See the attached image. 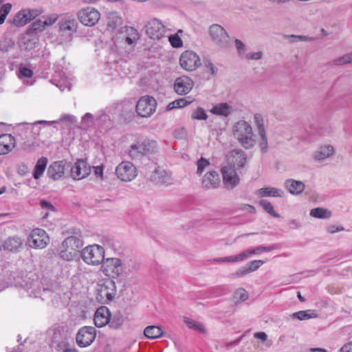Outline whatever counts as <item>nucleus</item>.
I'll return each mask as SVG.
<instances>
[{
    "instance_id": "obj_1",
    "label": "nucleus",
    "mask_w": 352,
    "mask_h": 352,
    "mask_svg": "<svg viewBox=\"0 0 352 352\" xmlns=\"http://www.w3.org/2000/svg\"><path fill=\"white\" fill-rule=\"evenodd\" d=\"M232 133L239 144L245 149L252 148L256 143V135L247 121L236 122L232 127Z\"/></svg>"
},
{
    "instance_id": "obj_2",
    "label": "nucleus",
    "mask_w": 352,
    "mask_h": 352,
    "mask_svg": "<svg viewBox=\"0 0 352 352\" xmlns=\"http://www.w3.org/2000/svg\"><path fill=\"white\" fill-rule=\"evenodd\" d=\"M158 148L156 141L145 139L132 144L128 150V154L132 160H139L144 155L157 153Z\"/></svg>"
},
{
    "instance_id": "obj_3",
    "label": "nucleus",
    "mask_w": 352,
    "mask_h": 352,
    "mask_svg": "<svg viewBox=\"0 0 352 352\" xmlns=\"http://www.w3.org/2000/svg\"><path fill=\"white\" fill-rule=\"evenodd\" d=\"M96 299L102 304L111 302L116 294V286L113 280L103 279L97 283Z\"/></svg>"
},
{
    "instance_id": "obj_4",
    "label": "nucleus",
    "mask_w": 352,
    "mask_h": 352,
    "mask_svg": "<svg viewBox=\"0 0 352 352\" xmlns=\"http://www.w3.org/2000/svg\"><path fill=\"white\" fill-rule=\"evenodd\" d=\"M82 246V241L74 236L65 239L60 248V256L65 261H72L77 256L80 248Z\"/></svg>"
},
{
    "instance_id": "obj_5",
    "label": "nucleus",
    "mask_w": 352,
    "mask_h": 352,
    "mask_svg": "<svg viewBox=\"0 0 352 352\" xmlns=\"http://www.w3.org/2000/svg\"><path fill=\"white\" fill-rule=\"evenodd\" d=\"M82 260L89 265H98L104 260V248L96 244L85 248L81 253Z\"/></svg>"
},
{
    "instance_id": "obj_6",
    "label": "nucleus",
    "mask_w": 352,
    "mask_h": 352,
    "mask_svg": "<svg viewBox=\"0 0 352 352\" xmlns=\"http://www.w3.org/2000/svg\"><path fill=\"white\" fill-rule=\"evenodd\" d=\"M101 270L105 276L118 278L123 273V262L118 258H108L102 263Z\"/></svg>"
},
{
    "instance_id": "obj_7",
    "label": "nucleus",
    "mask_w": 352,
    "mask_h": 352,
    "mask_svg": "<svg viewBox=\"0 0 352 352\" xmlns=\"http://www.w3.org/2000/svg\"><path fill=\"white\" fill-rule=\"evenodd\" d=\"M58 31L65 38V41H71L73 34L76 32L78 23L76 19L69 16H63L58 23Z\"/></svg>"
},
{
    "instance_id": "obj_8",
    "label": "nucleus",
    "mask_w": 352,
    "mask_h": 352,
    "mask_svg": "<svg viewBox=\"0 0 352 352\" xmlns=\"http://www.w3.org/2000/svg\"><path fill=\"white\" fill-rule=\"evenodd\" d=\"M117 177L125 182L133 181L138 175V170L135 166L130 162L124 161L120 162L116 168Z\"/></svg>"
},
{
    "instance_id": "obj_9",
    "label": "nucleus",
    "mask_w": 352,
    "mask_h": 352,
    "mask_svg": "<svg viewBox=\"0 0 352 352\" xmlns=\"http://www.w3.org/2000/svg\"><path fill=\"white\" fill-rule=\"evenodd\" d=\"M227 165L238 170L244 168L248 164L247 154L241 149H233L226 156Z\"/></svg>"
},
{
    "instance_id": "obj_10",
    "label": "nucleus",
    "mask_w": 352,
    "mask_h": 352,
    "mask_svg": "<svg viewBox=\"0 0 352 352\" xmlns=\"http://www.w3.org/2000/svg\"><path fill=\"white\" fill-rule=\"evenodd\" d=\"M156 104L154 98L148 96H143L136 104V111L141 117H150L155 111Z\"/></svg>"
},
{
    "instance_id": "obj_11",
    "label": "nucleus",
    "mask_w": 352,
    "mask_h": 352,
    "mask_svg": "<svg viewBox=\"0 0 352 352\" xmlns=\"http://www.w3.org/2000/svg\"><path fill=\"white\" fill-rule=\"evenodd\" d=\"M79 21L86 26H94L100 18V12L95 8L87 7L79 10L77 13Z\"/></svg>"
},
{
    "instance_id": "obj_12",
    "label": "nucleus",
    "mask_w": 352,
    "mask_h": 352,
    "mask_svg": "<svg viewBox=\"0 0 352 352\" xmlns=\"http://www.w3.org/2000/svg\"><path fill=\"white\" fill-rule=\"evenodd\" d=\"M209 33L212 41L220 47H226L229 36L224 28L218 24H212L209 28Z\"/></svg>"
},
{
    "instance_id": "obj_13",
    "label": "nucleus",
    "mask_w": 352,
    "mask_h": 352,
    "mask_svg": "<svg viewBox=\"0 0 352 352\" xmlns=\"http://www.w3.org/2000/svg\"><path fill=\"white\" fill-rule=\"evenodd\" d=\"M179 63L186 71H194L201 65V61L195 52L187 50L181 54Z\"/></svg>"
},
{
    "instance_id": "obj_14",
    "label": "nucleus",
    "mask_w": 352,
    "mask_h": 352,
    "mask_svg": "<svg viewBox=\"0 0 352 352\" xmlns=\"http://www.w3.org/2000/svg\"><path fill=\"white\" fill-rule=\"evenodd\" d=\"M49 241L50 239L46 232L40 228L33 230L28 237V243L31 248H44Z\"/></svg>"
},
{
    "instance_id": "obj_15",
    "label": "nucleus",
    "mask_w": 352,
    "mask_h": 352,
    "mask_svg": "<svg viewBox=\"0 0 352 352\" xmlns=\"http://www.w3.org/2000/svg\"><path fill=\"white\" fill-rule=\"evenodd\" d=\"M166 28L157 19H152L146 25V34L153 40H160L165 36Z\"/></svg>"
},
{
    "instance_id": "obj_16",
    "label": "nucleus",
    "mask_w": 352,
    "mask_h": 352,
    "mask_svg": "<svg viewBox=\"0 0 352 352\" xmlns=\"http://www.w3.org/2000/svg\"><path fill=\"white\" fill-rule=\"evenodd\" d=\"M221 173L223 176V184L226 188L233 189L239 184V176L235 168L232 166L228 165L223 166L221 168Z\"/></svg>"
},
{
    "instance_id": "obj_17",
    "label": "nucleus",
    "mask_w": 352,
    "mask_h": 352,
    "mask_svg": "<svg viewBox=\"0 0 352 352\" xmlns=\"http://www.w3.org/2000/svg\"><path fill=\"white\" fill-rule=\"evenodd\" d=\"M96 336V329L93 327H84L80 329L76 335V343L80 347L89 346Z\"/></svg>"
},
{
    "instance_id": "obj_18",
    "label": "nucleus",
    "mask_w": 352,
    "mask_h": 352,
    "mask_svg": "<svg viewBox=\"0 0 352 352\" xmlns=\"http://www.w3.org/2000/svg\"><path fill=\"white\" fill-rule=\"evenodd\" d=\"M150 179L156 184L164 185L166 186L174 184V179L172 177L171 173L161 167L155 168L150 175Z\"/></svg>"
},
{
    "instance_id": "obj_19",
    "label": "nucleus",
    "mask_w": 352,
    "mask_h": 352,
    "mask_svg": "<svg viewBox=\"0 0 352 352\" xmlns=\"http://www.w3.org/2000/svg\"><path fill=\"white\" fill-rule=\"evenodd\" d=\"M194 82L191 78L182 76L175 80L174 90L178 95L184 96L192 90Z\"/></svg>"
},
{
    "instance_id": "obj_20",
    "label": "nucleus",
    "mask_w": 352,
    "mask_h": 352,
    "mask_svg": "<svg viewBox=\"0 0 352 352\" xmlns=\"http://www.w3.org/2000/svg\"><path fill=\"white\" fill-rule=\"evenodd\" d=\"M90 172V166L85 161L78 160L71 168V176L74 179L80 180L88 176Z\"/></svg>"
},
{
    "instance_id": "obj_21",
    "label": "nucleus",
    "mask_w": 352,
    "mask_h": 352,
    "mask_svg": "<svg viewBox=\"0 0 352 352\" xmlns=\"http://www.w3.org/2000/svg\"><path fill=\"white\" fill-rule=\"evenodd\" d=\"M219 184V175L215 170H211L206 173L201 180V186L204 189L217 188Z\"/></svg>"
},
{
    "instance_id": "obj_22",
    "label": "nucleus",
    "mask_w": 352,
    "mask_h": 352,
    "mask_svg": "<svg viewBox=\"0 0 352 352\" xmlns=\"http://www.w3.org/2000/svg\"><path fill=\"white\" fill-rule=\"evenodd\" d=\"M38 40L37 34L26 32L25 34L19 41V46L21 50L30 51L36 47V45L38 43Z\"/></svg>"
},
{
    "instance_id": "obj_23",
    "label": "nucleus",
    "mask_w": 352,
    "mask_h": 352,
    "mask_svg": "<svg viewBox=\"0 0 352 352\" xmlns=\"http://www.w3.org/2000/svg\"><path fill=\"white\" fill-rule=\"evenodd\" d=\"M111 314L106 307H99L94 315V323L98 327H103L110 322Z\"/></svg>"
},
{
    "instance_id": "obj_24",
    "label": "nucleus",
    "mask_w": 352,
    "mask_h": 352,
    "mask_svg": "<svg viewBox=\"0 0 352 352\" xmlns=\"http://www.w3.org/2000/svg\"><path fill=\"white\" fill-rule=\"evenodd\" d=\"M14 138L8 133L0 135V155H5L11 151L15 146Z\"/></svg>"
},
{
    "instance_id": "obj_25",
    "label": "nucleus",
    "mask_w": 352,
    "mask_h": 352,
    "mask_svg": "<svg viewBox=\"0 0 352 352\" xmlns=\"http://www.w3.org/2000/svg\"><path fill=\"white\" fill-rule=\"evenodd\" d=\"M335 153V148L332 145L325 144L320 146L314 154V160L316 162H322L331 157Z\"/></svg>"
},
{
    "instance_id": "obj_26",
    "label": "nucleus",
    "mask_w": 352,
    "mask_h": 352,
    "mask_svg": "<svg viewBox=\"0 0 352 352\" xmlns=\"http://www.w3.org/2000/svg\"><path fill=\"white\" fill-rule=\"evenodd\" d=\"M285 188L293 195L301 194L305 188V184L298 180L288 179L284 183Z\"/></svg>"
},
{
    "instance_id": "obj_27",
    "label": "nucleus",
    "mask_w": 352,
    "mask_h": 352,
    "mask_svg": "<svg viewBox=\"0 0 352 352\" xmlns=\"http://www.w3.org/2000/svg\"><path fill=\"white\" fill-rule=\"evenodd\" d=\"M47 173L50 178L59 179L65 173V167L61 162H55L48 167Z\"/></svg>"
},
{
    "instance_id": "obj_28",
    "label": "nucleus",
    "mask_w": 352,
    "mask_h": 352,
    "mask_svg": "<svg viewBox=\"0 0 352 352\" xmlns=\"http://www.w3.org/2000/svg\"><path fill=\"white\" fill-rule=\"evenodd\" d=\"M122 23V18L118 12L112 11L107 13V26L108 29L114 30L120 26Z\"/></svg>"
},
{
    "instance_id": "obj_29",
    "label": "nucleus",
    "mask_w": 352,
    "mask_h": 352,
    "mask_svg": "<svg viewBox=\"0 0 352 352\" xmlns=\"http://www.w3.org/2000/svg\"><path fill=\"white\" fill-rule=\"evenodd\" d=\"M123 29L124 30V42L129 45L135 44L140 39L138 31L135 28L129 26H125Z\"/></svg>"
},
{
    "instance_id": "obj_30",
    "label": "nucleus",
    "mask_w": 352,
    "mask_h": 352,
    "mask_svg": "<svg viewBox=\"0 0 352 352\" xmlns=\"http://www.w3.org/2000/svg\"><path fill=\"white\" fill-rule=\"evenodd\" d=\"M23 241L19 236L9 237L3 243V248L11 252L17 251L23 245Z\"/></svg>"
},
{
    "instance_id": "obj_31",
    "label": "nucleus",
    "mask_w": 352,
    "mask_h": 352,
    "mask_svg": "<svg viewBox=\"0 0 352 352\" xmlns=\"http://www.w3.org/2000/svg\"><path fill=\"white\" fill-rule=\"evenodd\" d=\"M210 112L217 116H228L233 112V108L226 102L219 103L214 106Z\"/></svg>"
},
{
    "instance_id": "obj_32",
    "label": "nucleus",
    "mask_w": 352,
    "mask_h": 352,
    "mask_svg": "<svg viewBox=\"0 0 352 352\" xmlns=\"http://www.w3.org/2000/svg\"><path fill=\"white\" fill-rule=\"evenodd\" d=\"M275 248L274 246H263L260 245L252 250H247L239 254L241 261H243L250 257L252 254H258L263 252H270Z\"/></svg>"
},
{
    "instance_id": "obj_33",
    "label": "nucleus",
    "mask_w": 352,
    "mask_h": 352,
    "mask_svg": "<svg viewBox=\"0 0 352 352\" xmlns=\"http://www.w3.org/2000/svg\"><path fill=\"white\" fill-rule=\"evenodd\" d=\"M258 195L261 197H282L284 195V192L279 188L265 187L259 189Z\"/></svg>"
},
{
    "instance_id": "obj_34",
    "label": "nucleus",
    "mask_w": 352,
    "mask_h": 352,
    "mask_svg": "<svg viewBox=\"0 0 352 352\" xmlns=\"http://www.w3.org/2000/svg\"><path fill=\"white\" fill-rule=\"evenodd\" d=\"M144 334L148 338L156 339L163 335V331L160 327L155 325L148 326L145 328Z\"/></svg>"
},
{
    "instance_id": "obj_35",
    "label": "nucleus",
    "mask_w": 352,
    "mask_h": 352,
    "mask_svg": "<svg viewBox=\"0 0 352 352\" xmlns=\"http://www.w3.org/2000/svg\"><path fill=\"white\" fill-rule=\"evenodd\" d=\"M47 164V159L45 157H42L38 160L33 173L34 179H38L41 177L46 168Z\"/></svg>"
},
{
    "instance_id": "obj_36",
    "label": "nucleus",
    "mask_w": 352,
    "mask_h": 352,
    "mask_svg": "<svg viewBox=\"0 0 352 352\" xmlns=\"http://www.w3.org/2000/svg\"><path fill=\"white\" fill-rule=\"evenodd\" d=\"M317 314L314 310L300 311L291 315L292 318L299 320H305L317 318Z\"/></svg>"
},
{
    "instance_id": "obj_37",
    "label": "nucleus",
    "mask_w": 352,
    "mask_h": 352,
    "mask_svg": "<svg viewBox=\"0 0 352 352\" xmlns=\"http://www.w3.org/2000/svg\"><path fill=\"white\" fill-rule=\"evenodd\" d=\"M310 215L318 219H329L331 217V212L322 208H316L311 209Z\"/></svg>"
},
{
    "instance_id": "obj_38",
    "label": "nucleus",
    "mask_w": 352,
    "mask_h": 352,
    "mask_svg": "<svg viewBox=\"0 0 352 352\" xmlns=\"http://www.w3.org/2000/svg\"><path fill=\"white\" fill-rule=\"evenodd\" d=\"M11 23L17 27H22L28 23L27 14L24 10L19 11L11 21Z\"/></svg>"
},
{
    "instance_id": "obj_39",
    "label": "nucleus",
    "mask_w": 352,
    "mask_h": 352,
    "mask_svg": "<svg viewBox=\"0 0 352 352\" xmlns=\"http://www.w3.org/2000/svg\"><path fill=\"white\" fill-rule=\"evenodd\" d=\"M192 101L193 100H188L186 98H184L177 99L169 103L166 107V109L169 111L177 108H183L189 105Z\"/></svg>"
},
{
    "instance_id": "obj_40",
    "label": "nucleus",
    "mask_w": 352,
    "mask_h": 352,
    "mask_svg": "<svg viewBox=\"0 0 352 352\" xmlns=\"http://www.w3.org/2000/svg\"><path fill=\"white\" fill-rule=\"evenodd\" d=\"M184 322L190 329H194L203 333H206V329L204 325L199 322H197L196 321L186 317L184 318Z\"/></svg>"
},
{
    "instance_id": "obj_41",
    "label": "nucleus",
    "mask_w": 352,
    "mask_h": 352,
    "mask_svg": "<svg viewBox=\"0 0 352 352\" xmlns=\"http://www.w3.org/2000/svg\"><path fill=\"white\" fill-rule=\"evenodd\" d=\"M284 37L286 38L290 43H296L299 41L312 42L316 40L314 37L304 35H284Z\"/></svg>"
},
{
    "instance_id": "obj_42",
    "label": "nucleus",
    "mask_w": 352,
    "mask_h": 352,
    "mask_svg": "<svg viewBox=\"0 0 352 352\" xmlns=\"http://www.w3.org/2000/svg\"><path fill=\"white\" fill-rule=\"evenodd\" d=\"M190 117L192 120H206L208 119V115L205 110L200 107H197L192 111Z\"/></svg>"
},
{
    "instance_id": "obj_43",
    "label": "nucleus",
    "mask_w": 352,
    "mask_h": 352,
    "mask_svg": "<svg viewBox=\"0 0 352 352\" xmlns=\"http://www.w3.org/2000/svg\"><path fill=\"white\" fill-rule=\"evenodd\" d=\"M45 28L44 22L41 19H38L31 24L27 32L37 34L38 32H42Z\"/></svg>"
},
{
    "instance_id": "obj_44",
    "label": "nucleus",
    "mask_w": 352,
    "mask_h": 352,
    "mask_svg": "<svg viewBox=\"0 0 352 352\" xmlns=\"http://www.w3.org/2000/svg\"><path fill=\"white\" fill-rule=\"evenodd\" d=\"M352 63V52L346 54L333 60L332 64L336 66H341Z\"/></svg>"
},
{
    "instance_id": "obj_45",
    "label": "nucleus",
    "mask_w": 352,
    "mask_h": 352,
    "mask_svg": "<svg viewBox=\"0 0 352 352\" xmlns=\"http://www.w3.org/2000/svg\"><path fill=\"white\" fill-rule=\"evenodd\" d=\"M59 122H69L70 123H75L76 122V118L74 116L68 114V115H64L63 116H62L58 121L48 122V121H45V120H39V121L34 122V124L45 123L47 124H50L52 123H58Z\"/></svg>"
},
{
    "instance_id": "obj_46",
    "label": "nucleus",
    "mask_w": 352,
    "mask_h": 352,
    "mask_svg": "<svg viewBox=\"0 0 352 352\" xmlns=\"http://www.w3.org/2000/svg\"><path fill=\"white\" fill-rule=\"evenodd\" d=\"M123 273L127 274L136 272L139 269V264L131 260L123 263Z\"/></svg>"
},
{
    "instance_id": "obj_47",
    "label": "nucleus",
    "mask_w": 352,
    "mask_h": 352,
    "mask_svg": "<svg viewBox=\"0 0 352 352\" xmlns=\"http://www.w3.org/2000/svg\"><path fill=\"white\" fill-rule=\"evenodd\" d=\"M254 124L256 127L258 133L265 132V128L264 126V120L262 115L256 113L254 116Z\"/></svg>"
},
{
    "instance_id": "obj_48",
    "label": "nucleus",
    "mask_w": 352,
    "mask_h": 352,
    "mask_svg": "<svg viewBox=\"0 0 352 352\" xmlns=\"http://www.w3.org/2000/svg\"><path fill=\"white\" fill-rule=\"evenodd\" d=\"M260 206L270 214L274 217H278V214L274 211L272 204L267 200L262 199L259 201Z\"/></svg>"
},
{
    "instance_id": "obj_49",
    "label": "nucleus",
    "mask_w": 352,
    "mask_h": 352,
    "mask_svg": "<svg viewBox=\"0 0 352 352\" xmlns=\"http://www.w3.org/2000/svg\"><path fill=\"white\" fill-rule=\"evenodd\" d=\"M12 4L8 3L0 7V25L3 24L7 15L10 13Z\"/></svg>"
},
{
    "instance_id": "obj_50",
    "label": "nucleus",
    "mask_w": 352,
    "mask_h": 352,
    "mask_svg": "<svg viewBox=\"0 0 352 352\" xmlns=\"http://www.w3.org/2000/svg\"><path fill=\"white\" fill-rule=\"evenodd\" d=\"M124 322V318L120 314H116L113 316V318L109 322L110 327L113 329H118L122 325Z\"/></svg>"
},
{
    "instance_id": "obj_51",
    "label": "nucleus",
    "mask_w": 352,
    "mask_h": 352,
    "mask_svg": "<svg viewBox=\"0 0 352 352\" xmlns=\"http://www.w3.org/2000/svg\"><path fill=\"white\" fill-rule=\"evenodd\" d=\"M258 134L260 138L259 147L261 148V152L265 153L268 150V142L266 131Z\"/></svg>"
},
{
    "instance_id": "obj_52",
    "label": "nucleus",
    "mask_w": 352,
    "mask_h": 352,
    "mask_svg": "<svg viewBox=\"0 0 352 352\" xmlns=\"http://www.w3.org/2000/svg\"><path fill=\"white\" fill-rule=\"evenodd\" d=\"M210 166V162L208 160L201 157L197 162V174L201 175L204 170Z\"/></svg>"
},
{
    "instance_id": "obj_53",
    "label": "nucleus",
    "mask_w": 352,
    "mask_h": 352,
    "mask_svg": "<svg viewBox=\"0 0 352 352\" xmlns=\"http://www.w3.org/2000/svg\"><path fill=\"white\" fill-rule=\"evenodd\" d=\"M14 46V42L10 38H4L0 41V50L3 52H8Z\"/></svg>"
},
{
    "instance_id": "obj_54",
    "label": "nucleus",
    "mask_w": 352,
    "mask_h": 352,
    "mask_svg": "<svg viewBox=\"0 0 352 352\" xmlns=\"http://www.w3.org/2000/svg\"><path fill=\"white\" fill-rule=\"evenodd\" d=\"M217 262L236 263L241 261L239 254L234 256H226L223 258H217L214 259Z\"/></svg>"
},
{
    "instance_id": "obj_55",
    "label": "nucleus",
    "mask_w": 352,
    "mask_h": 352,
    "mask_svg": "<svg viewBox=\"0 0 352 352\" xmlns=\"http://www.w3.org/2000/svg\"><path fill=\"white\" fill-rule=\"evenodd\" d=\"M234 298L237 300L245 301L248 298V293L245 289L239 288L234 294Z\"/></svg>"
},
{
    "instance_id": "obj_56",
    "label": "nucleus",
    "mask_w": 352,
    "mask_h": 352,
    "mask_svg": "<svg viewBox=\"0 0 352 352\" xmlns=\"http://www.w3.org/2000/svg\"><path fill=\"white\" fill-rule=\"evenodd\" d=\"M263 263L264 261L262 260H254L249 262L246 265L251 273L258 270Z\"/></svg>"
},
{
    "instance_id": "obj_57",
    "label": "nucleus",
    "mask_w": 352,
    "mask_h": 352,
    "mask_svg": "<svg viewBox=\"0 0 352 352\" xmlns=\"http://www.w3.org/2000/svg\"><path fill=\"white\" fill-rule=\"evenodd\" d=\"M94 118L92 114L87 113L82 118V124L85 126H90L94 124Z\"/></svg>"
},
{
    "instance_id": "obj_58",
    "label": "nucleus",
    "mask_w": 352,
    "mask_h": 352,
    "mask_svg": "<svg viewBox=\"0 0 352 352\" xmlns=\"http://www.w3.org/2000/svg\"><path fill=\"white\" fill-rule=\"evenodd\" d=\"M24 11L27 14L28 23L41 14V12L37 9H24Z\"/></svg>"
},
{
    "instance_id": "obj_59",
    "label": "nucleus",
    "mask_w": 352,
    "mask_h": 352,
    "mask_svg": "<svg viewBox=\"0 0 352 352\" xmlns=\"http://www.w3.org/2000/svg\"><path fill=\"white\" fill-rule=\"evenodd\" d=\"M168 40L174 47H179L182 45V41L177 35H170L168 36Z\"/></svg>"
},
{
    "instance_id": "obj_60",
    "label": "nucleus",
    "mask_w": 352,
    "mask_h": 352,
    "mask_svg": "<svg viewBox=\"0 0 352 352\" xmlns=\"http://www.w3.org/2000/svg\"><path fill=\"white\" fill-rule=\"evenodd\" d=\"M250 273V272L247 265H245V266L239 268L235 273H234L232 274V276L235 277V278L243 277Z\"/></svg>"
},
{
    "instance_id": "obj_61",
    "label": "nucleus",
    "mask_w": 352,
    "mask_h": 352,
    "mask_svg": "<svg viewBox=\"0 0 352 352\" xmlns=\"http://www.w3.org/2000/svg\"><path fill=\"white\" fill-rule=\"evenodd\" d=\"M235 47L237 50L238 54L241 56L244 54L245 51V44L239 39H235L234 41Z\"/></svg>"
},
{
    "instance_id": "obj_62",
    "label": "nucleus",
    "mask_w": 352,
    "mask_h": 352,
    "mask_svg": "<svg viewBox=\"0 0 352 352\" xmlns=\"http://www.w3.org/2000/svg\"><path fill=\"white\" fill-rule=\"evenodd\" d=\"M263 53L261 51L256 52H249L245 55V58L248 60H259L262 58Z\"/></svg>"
},
{
    "instance_id": "obj_63",
    "label": "nucleus",
    "mask_w": 352,
    "mask_h": 352,
    "mask_svg": "<svg viewBox=\"0 0 352 352\" xmlns=\"http://www.w3.org/2000/svg\"><path fill=\"white\" fill-rule=\"evenodd\" d=\"M32 75V71L27 67H21L19 69V77L30 78Z\"/></svg>"
},
{
    "instance_id": "obj_64",
    "label": "nucleus",
    "mask_w": 352,
    "mask_h": 352,
    "mask_svg": "<svg viewBox=\"0 0 352 352\" xmlns=\"http://www.w3.org/2000/svg\"><path fill=\"white\" fill-rule=\"evenodd\" d=\"M240 209L250 214H254L256 212L255 208L253 206L249 204H242L240 207Z\"/></svg>"
}]
</instances>
